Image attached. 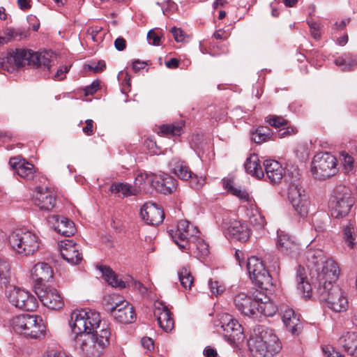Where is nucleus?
I'll return each mask as SVG.
<instances>
[{"label":"nucleus","mask_w":357,"mask_h":357,"mask_svg":"<svg viewBox=\"0 0 357 357\" xmlns=\"http://www.w3.org/2000/svg\"><path fill=\"white\" fill-rule=\"evenodd\" d=\"M277 247L282 252L291 255L298 252V244L283 231H278Z\"/></svg>","instance_id":"29"},{"label":"nucleus","mask_w":357,"mask_h":357,"mask_svg":"<svg viewBox=\"0 0 357 357\" xmlns=\"http://www.w3.org/2000/svg\"><path fill=\"white\" fill-rule=\"evenodd\" d=\"M287 198L297 215L301 218L307 215L310 207L309 196L299 181H294L289 183Z\"/></svg>","instance_id":"8"},{"label":"nucleus","mask_w":357,"mask_h":357,"mask_svg":"<svg viewBox=\"0 0 357 357\" xmlns=\"http://www.w3.org/2000/svg\"><path fill=\"white\" fill-rule=\"evenodd\" d=\"M280 311L282 319L288 331L293 335L298 334L301 330V321L294 310L286 305H281Z\"/></svg>","instance_id":"21"},{"label":"nucleus","mask_w":357,"mask_h":357,"mask_svg":"<svg viewBox=\"0 0 357 357\" xmlns=\"http://www.w3.org/2000/svg\"><path fill=\"white\" fill-rule=\"evenodd\" d=\"M42 357H73L66 351L56 345H49L43 351Z\"/></svg>","instance_id":"44"},{"label":"nucleus","mask_w":357,"mask_h":357,"mask_svg":"<svg viewBox=\"0 0 357 357\" xmlns=\"http://www.w3.org/2000/svg\"><path fill=\"white\" fill-rule=\"evenodd\" d=\"M324 352L327 357H344L340 352L335 351L333 348L324 349Z\"/></svg>","instance_id":"64"},{"label":"nucleus","mask_w":357,"mask_h":357,"mask_svg":"<svg viewBox=\"0 0 357 357\" xmlns=\"http://www.w3.org/2000/svg\"><path fill=\"white\" fill-rule=\"evenodd\" d=\"M161 36L162 35L160 33H158L155 30H153V29L150 30L147 33V39H148L149 44L155 45V46L160 45Z\"/></svg>","instance_id":"56"},{"label":"nucleus","mask_w":357,"mask_h":357,"mask_svg":"<svg viewBox=\"0 0 357 357\" xmlns=\"http://www.w3.org/2000/svg\"><path fill=\"white\" fill-rule=\"evenodd\" d=\"M247 269L252 282L262 289L268 290L272 286V278L263 261L256 257L248 259Z\"/></svg>","instance_id":"10"},{"label":"nucleus","mask_w":357,"mask_h":357,"mask_svg":"<svg viewBox=\"0 0 357 357\" xmlns=\"http://www.w3.org/2000/svg\"><path fill=\"white\" fill-rule=\"evenodd\" d=\"M22 66V49L10 50L6 57V66L8 71H15Z\"/></svg>","instance_id":"31"},{"label":"nucleus","mask_w":357,"mask_h":357,"mask_svg":"<svg viewBox=\"0 0 357 357\" xmlns=\"http://www.w3.org/2000/svg\"><path fill=\"white\" fill-rule=\"evenodd\" d=\"M56 55L50 50H45L35 52L31 50L24 49V66L26 63L36 68H40L44 71V76L47 78H52L54 80H62L65 78V74L68 72L70 66H63L60 67L51 76L52 66L55 65Z\"/></svg>","instance_id":"4"},{"label":"nucleus","mask_w":357,"mask_h":357,"mask_svg":"<svg viewBox=\"0 0 357 357\" xmlns=\"http://www.w3.org/2000/svg\"><path fill=\"white\" fill-rule=\"evenodd\" d=\"M308 25L310 29V33L312 36L315 40H319L321 36L319 24L315 22H309Z\"/></svg>","instance_id":"59"},{"label":"nucleus","mask_w":357,"mask_h":357,"mask_svg":"<svg viewBox=\"0 0 357 357\" xmlns=\"http://www.w3.org/2000/svg\"><path fill=\"white\" fill-rule=\"evenodd\" d=\"M178 276L181 286L185 289H190L193 284L194 278L191 274L189 267H182L178 272Z\"/></svg>","instance_id":"41"},{"label":"nucleus","mask_w":357,"mask_h":357,"mask_svg":"<svg viewBox=\"0 0 357 357\" xmlns=\"http://www.w3.org/2000/svg\"><path fill=\"white\" fill-rule=\"evenodd\" d=\"M271 130L267 126H259L250 131L251 139L257 144L267 142L273 136Z\"/></svg>","instance_id":"33"},{"label":"nucleus","mask_w":357,"mask_h":357,"mask_svg":"<svg viewBox=\"0 0 357 357\" xmlns=\"http://www.w3.org/2000/svg\"><path fill=\"white\" fill-rule=\"evenodd\" d=\"M340 267L336 261L328 258L325 263L316 271L310 273L311 280L316 290H319V285L321 287H330L335 285V282L340 276Z\"/></svg>","instance_id":"7"},{"label":"nucleus","mask_w":357,"mask_h":357,"mask_svg":"<svg viewBox=\"0 0 357 357\" xmlns=\"http://www.w3.org/2000/svg\"><path fill=\"white\" fill-rule=\"evenodd\" d=\"M169 167L171 172L180 179L188 181L191 178L192 188L199 189L204 183V178L202 176L198 177L196 174H194L186 162L178 157H174L171 159L169 162Z\"/></svg>","instance_id":"11"},{"label":"nucleus","mask_w":357,"mask_h":357,"mask_svg":"<svg viewBox=\"0 0 357 357\" xmlns=\"http://www.w3.org/2000/svg\"><path fill=\"white\" fill-rule=\"evenodd\" d=\"M38 247L36 235L29 231H24V253L33 254L38 250Z\"/></svg>","instance_id":"36"},{"label":"nucleus","mask_w":357,"mask_h":357,"mask_svg":"<svg viewBox=\"0 0 357 357\" xmlns=\"http://www.w3.org/2000/svg\"><path fill=\"white\" fill-rule=\"evenodd\" d=\"M224 335L231 342L239 341L243 338V328L238 321L230 314H225L221 318Z\"/></svg>","instance_id":"17"},{"label":"nucleus","mask_w":357,"mask_h":357,"mask_svg":"<svg viewBox=\"0 0 357 357\" xmlns=\"http://www.w3.org/2000/svg\"><path fill=\"white\" fill-rule=\"evenodd\" d=\"M38 307L36 298L29 291L24 290V311L33 312Z\"/></svg>","instance_id":"47"},{"label":"nucleus","mask_w":357,"mask_h":357,"mask_svg":"<svg viewBox=\"0 0 357 357\" xmlns=\"http://www.w3.org/2000/svg\"><path fill=\"white\" fill-rule=\"evenodd\" d=\"M99 89V83L98 82H93L90 86H88L85 89L86 95H92L96 93Z\"/></svg>","instance_id":"63"},{"label":"nucleus","mask_w":357,"mask_h":357,"mask_svg":"<svg viewBox=\"0 0 357 357\" xmlns=\"http://www.w3.org/2000/svg\"><path fill=\"white\" fill-rule=\"evenodd\" d=\"M183 125L181 123L165 124L159 127L158 133L161 136H179L181 134Z\"/></svg>","instance_id":"40"},{"label":"nucleus","mask_w":357,"mask_h":357,"mask_svg":"<svg viewBox=\"0 0 357 357\" xmlns=\"http://www.w3.org/2000/svg\"><path fill=\"white\" fill-rule=\"evenodd\" d=\"M225 188L229 191L232 195L239 197L241 199L248 201L249 195L245 190H243L239 187L235 186L234 181L228 179L224 181Z\"/></svg>","instance_id":"43"},{"label":"nucleus","mask_w":357,"mask_h":357,"mask_svg":"<svg viewBox=\"0 0 357 357\" xmlns=\"http://www.w3.org/2000/svg\"><path fill=\"white\" fill-rule=\"evenodd\" d=\"M236 308L243 315L249 317L258 316V310L256 308L257 298L252 299L245 293L237 294L234 298Z\"/></svg>","instance_id":"16"},{"label":"nucleus","mask_w":357,"mask_h":357,"mask_svg":"<svg viewBox=\"0 0 357 357\" xmlns=\"http://www.w3.org/2000/svg\"><path fill=\"white\" fill-rule=\"evenodd\" d=\"M334 63L339 66L342 71H352L356 68V59L349 53H345L334 60Z\"/></svg>","instance_id":"34"},{"label":"nucleus","mask_w":357,"mask_h":357,"mask_svg":"<svg viewBox=\"0 0 357 357\" xmlns=\"http://www.w3.org/2000/svg\"><path fill=\"white\" fill-rule=\"evenodd\" d=\"M11 331L20 335L22 334V318L20 315L12 319L10 322Z\"/></svg>","instance_id":"53"},{"label":"nucleus","mask_w":357,"mask_h":357,"mask_svg":"<svg viewBox=\"0 0 357 357\" xmlns=\"http://www.w3.org/2000/svg\"><path fill=\"white\" fill-rule=\"evenodd\" d=\"M38 175L39 173L34 165L24 159V179L32 181L38 177Z\"/></svg>","instance_id":"48"},{"label":"nucleus","mask_w":357,"mask_h":357,"mask_svg":"<svg viewBox=\"0 0 357 357\" xmlns=\"http://www.w3.org/2000/svg\"><path fill=\"white\" fill-rule=\"evenodd\" d=\"M306 265L310 269V273L319 268L328 259L321 249L308 248L305 252Z\"/></svg>","instance_id":"24"},{"label":"nucleus","mask_w":357,"mask_h":357,"mask_svg":"<svg viewBox=\"0 0 357 357\" xmlns=\"http://www.w3.org/2000/svg\"><path fill=\"white\" fill-rule=\"evenodd\" d=\"M263 301L261 298H257L256 308L258 310V314H261L264 316L271 317L278 310L277 306L269 299L265 298Z\"/></svg>","instance_id":"37"},{"label":"nucleus","mask_w":357,"mask_h":357,"mask_svg":"<svg viewBox=\"0 0 357 357\" xmlns=\"http://www.w3.org/2000/svg\"><path fill=\"white\" fill-rule=\"evenodd\" d=\"M114 318L121 324H130L136 319V314L130 303L125 300L119 301L110 310Z\"/></svg>","instance_id":"14"},{"label":"nucleus","mask_w":357,"mask_h":357,"mask_svg":"<svg viewBox=\"0 0 357 357\" xmlns=\"http://www.w3.org/2000/svg\"><path fill=\"white\" fill-rule=\"evenodd\" d=\"M53 269L48 264L38 263L33 267L31 271L32 279L40 284L43 282H49L53 278Z\"/></svg>","instance_id":"26"},{"label":"nucleus","mask_w":357,"mask_h":357,"mask_svg":"<svg viewBox=\"0 0 357 357\" xmlns=\"http://www.w3.org/2000/svg\"><path fill=\"white\" fill-rule=\"evenodd\" d=\"M337 343L347 354L357 356V332L344 333L338 339Z\"/></svg>","instance_id":"28"},{"label":"nucleus","mask_w":357,"mask_h":357,"mask_svg":"<svg viewBox=\"0 0 357 357\" xmlns=\"http://www.w3.org/2000/svg\"><path fill=\"white\" fill-rule=\"evenodd\" d=\"M171 33H172L174 40L177 43L184 42L187 38L186 33L181 29L172 27L171 29Z\"/></svg>","instance_id":"57"},{"label":"nucleus","mask_w":357,"mask_h":357,"mask_svg":"<svg viewBox=\"0 0 357 357\" xmlns=\"http://www.w3.org/2000/svg\"><path fill=\"white\" fill-rule=\"evenodd\" d=\"M169 234L183 251L190 250L199 258L205 257L208 255V245L199 237L197 227L188 220L178 221L176 228L170 229Z\"/></svg>","instance_id":"2"},{"label":"nucleus","mask_w":357,"mask_h":357,"mask_svg":"<svg viewBox=\"0 0 357 357\" xmlns=\"http://www.w3.org/2000/svg\"><path fill=\"white\" fill-rule=\"evenodd\" d=\"M354 204L351 190L345 185L337 186L329 202L332 217L336 219L347 216Z\"/></svg>","instance_id":"6"},{"label":"nucleus","mask_w":357,"mask_h":357,"mask_svg":"<svg viewBox=\"0 0 357 357\" xmlns=\"http://www.w3.org/2000/svg\"><path fill=\"white\" fill-rule=\"evenodd\" d=\"M154 183L155 188L164 195L172 194L176 190L177 187L176 178L164 173L157 176Z\"/></svg>","instance_id":"27"},{"label":"nucleus","mask_w":357,"mask_h":357,"mask_svg":"<svg viewBox=\"0 0 357 357\" xmlns=\"http://www.w3.org/2000/svg\"><path fill=\"white\" fill-rule=\"evenodd\" d=\"M140 215L149 225H158L165 218L163 210L155 203H145L141 208Z\"/></svg>","instance_id":"18"},{"label":"nucleus","mask_w":357,"mask_h":357,"mask_svg":"<svg viewBox=\"0 0 357 357\" xmlns=\"http://www.w3.org/2000/svg\"><path fill=\"white\" fill-rule=\"evenodd\" d=\"M248 344L254 357H272L281 349L277 336L272 330L264 326H258L254 329Z\"/></svg>","instance_id":"3"},{"label":"nucleus","mask_w":357,"mask_h":357,"mask_svg":"<svg viewBox=\"0 0 357 357\" xmlns=\"http://www.w3.org/2000/svg\"><path fill=\"white\" fill-rule=\"evenodd\" d=\"M110 191L112 193L117 195L118 197L121 195L128 197L136 195L138 192L136 189L132 188L130 185L123 183H112L110 186Z\"/></svg>","instance_id":"38"},{"label":"nucleus","mask_w":357,"mask_h":357,"mask_svg":"<svg viewBox=\"0 0 357 357\" xmlns=\"http://www.w3.org/2000/svg\"><path fill=\"white\" fill-rule=\"evenodd\" d=\"M84 68L97 73L103 71L106 68V65L104 61H99L97 63L86 65Z\"/></svg>","instance_id":"58"},{"label":"nucleus","mask_w":357,"mask_h":357,"mask_svg":"<svg viewBox=\"0 0 357 357\" xmlns=\"http://www.w3.org/2000/svg\"><path fill=\"white\" fill-rule=\"evenodd\" d=\"M155 306L154 316L157 319L159 326L165 332L171 331L174 326L171 312L162 302H158Z\"/></svg>","instance_id":"22"},{"label":"nucleus","mask_w":357,"mask_h":357,"mask_svg":"<svg viewBox=\"0 0 357 357\" xmlns=\"http://www.w3.org/2000/svg\"><path fill=\"white\" fill-rule=\"evenodd\" d=\"M20 288L15 286L9 285L6 289V296L9 302L16 307H21L19 305V296L20 295Z\"/></svg>","instance_id":"46"},{"label":"nucleus","mask_w":357,"mask_h":357,"mask_svg":"<svg viewBox=\"0 0 357 357\" xmlns=\"http://www.w3.org/2000/svg\"><path fill=\"white\" fill-rule=\"evenodd\" d=\"M48 222L54 231L63 236H70L76 232L74 222L63 216L52 215Z\"/></svg>","instance_id":"20"},{"label":"nucleus","mask_w":357,"mask_h":357,"mask_svg":"<svg viewBox=\"0 0 357 357\" xmlns=\"http://www.w3.org/2000/svg\"><path fill=\"white\" fill-rule=\"evenodd\" d=\"M155 178H157V175L155 174L139 173L137 175L135 178V185L139 188L141 185L146 183L147 182L149 184L153 185Z\"/></svg>","instance_id":"49"},{"label":"nucleus","mask_w":357,"mask_h":357,"mask_svg":"<svg viewBox=\"0 0 357 357\" xmlns=\"http://www.w3.org/2000/svg\"><path fill=\"white\" fill-rule=\"evenodd\" d=\"M244 167L246 172L252 176L260 178L264 176L259 156L255 153H252L247 158Z\"/></svg>","instance_id":"30"},{"label":"nucleus","mask_w":357,"mask_h":357,"mask_svg":"<svg viewBox=\"0 0 357 357\" xmlns=\"http://www.w3.org/2000/svg\"><path fill=\"white\" fill-rule=\"evenodd\" d=\"M316 294L321 302L335 312H345L349 308L347 294L337 284L330 287H321L319 285Z\"/></svg>","instance_id":"5"},{"label":"nucleus","mask_w":357,"mask_h":357,"mask_svg":"<svg viewBox=\"0 0 357 357\" xmlns=\"http://www.w3.org/2000/svg\"><path fill=\"white\" fill-rule=\"evenodd\" d=\"M9 165L14 170L15 173L20 177H22V175L20 173V170H22V162L20 156L11 158L9 161Z\"/></svg>","instance_id":"54"},{"label":"nucleus","mask_w":357,"mask_h":357,"mask_svg":"<svg viewBox=\"0 0 357 357\" xmlns=\"http://www.w3.org/2000/svg\"><path fill=\"white\" fill-rule=\"evenodd\" d=\"M227 233L230 238L245 242L250 238V229L248 225L240 220H231L227 228Z\"/></svg>","instance_id":"23"},{"label":"nucleus","mask_w":357,"mask_h":357,"mask_svg":"<svg viewBox=\"0 0 357 357\" xmlns=\"http://www.w3.org/2000/svg\"><path fill=\"white\" fill-rule=\"evenodd\" d=\"M263 165L270 183H278L282 181L284 170L280 162L275 160H266Z\"/></svg>","instance_id":"25"},{"label":"nucleus","mask_w":357,"mask_h":357,"mask_svg":"<svg viewBox=\"0 0 357 357\" xmlns=\"http://www.w3.org/2000/svg\"><path fill=\"white\" fill-rule=\"evenodd\" d=\"M9 271L8 262L0 258V287L8 282Z\"/></svg>","instance_id":"50"},{"label":"nucleus","mask_w":357,"mask_h":357,"mask_svg":"<svg viewBox=\"0 0 357 357\" xmlns=\"http://www.w3.org/2000/svg\"><path fill=\"white\" fill-rule=\"evenodd\" d=\"M86 126L82 128V131L87 135H91L93 133V121L91 119H87L85 121Z\"/></svg>","instance_id":"62"},{"label":"nucleus","mask_w":357,"mask_h":357,"mask_svg":"<svg viewBox=\"0 0 357 357\" xmlns=\"http://www.w3.org/2000/svg\"><path fill=\"white\" fill-rule=\"evenodd\" d=\"M297 282L298 289L303 291L304 296L307 298H310L312 296V287L316 290L313 283L310 284L305 280V278L301 273L297 275Z\"/></svg>","instance_id":"45"},{"label":"nucleus","mask_w":357,"mask_h":357,"mask_svg":"<svg viewBox=\"0 0 357 357\" xmlns=\"http://www.w3.org/2000/svg\"><path fill=\"white\" fill-rule=\"evenodd\" d=\"M141 342H142L143 347L146 351H151L154 348L153 340L150 337H142Z\"/></svg>","instance_id":"61"},{"label":"nucleus","mask_w":357,"mask_h":357,"mask_svg":"<svg viewBox=\"0 0 357 357\" xmlns=\"http://www.w3.org/2000/svg\"><path fill=\"white\" fill-rule=\"evenodd\" d=\"M8 243L11 249L17 254H21V247L22 243V230L16 229L8 237Z\"/></svg>","instance_id":"42"},{"label":"nucleus","mask_w":357,"mask_h":357,"mask_svg":"<svg viewBox=\"0 0 357 357\" xmlns=\"http://www.w3.org/2000/svg\"><path fill=\"white\" fill-rule=\"evenodd\" d=\"M70 326L75 336V347L84 357H99L109 344L110 331L103 323L100 327V314L93 310L72 312Z\"/></svg>","instance_id":"1"},{"label":"nucleus","mask_w":357,"mask_h":357,"mask_svg":"<svg viewBox=\"0 0 357 357\" xmlns=\"http://www.w3.org/2000/svg\"><path fill=\"white\" fill-rule=\"evenodd\" d=\"M60 252L63 259L73 265L77 264L82 260L79 245L73 241H61Z\"/></svg>","instance_id":"19"},{"label":"nucleus","mask_w":357,"mask_h":357,"mask_svg":"<svg viewBox=\"0 0 357 357\" xmlns=\"http://www.w3.org/2000/svg\"><path fill=\"white\" fill-rule=\"evenodd\" d=\"M266 121L271 126L278 128L282 126H285L288 124V121L282 116L276 115H270L266 117Z\"/></svg>","instance_id":"51"},{"label":"nucleus","mask_w":357,"mask_h":357,"mask_svg":"<svg viewBox=\"0 0 357 357\" xmlns=\"http://www.w3.org/2000/svg\"><path fill=\"white\" fill-rule=\"evenodd\" d=\"M102 276L106 282L112 287L120 289L126 287V282L116 275L109 267L103 266L100 268Z\"/></svg>","instance_id":"35"},{"label":"nucleus","mask_w":357,"mask_h":357,"mask_svg":"<svg viewBox=\"0 0 357 357\" xmlns=\"http://www.w3.org/2000/svg\"><path fill=\"white\" fill-rule=\"evenodd\" d=\"M344 169L347 173L351 172L354 169V160L352 156L346 152L341 153Z\"/></svg>","instance_id":"52"},{"label":"nucleus","mask_w":357,"mask_h":357,"mask_svg":"<svg viewBox=\"0 0 357 357\" xmlns=\"http://www.w3.org/2000/svg\"><path fill=\"white\" fill-rule=\"evenodd\" d=\"M246 214L250 223L254 226L262 227L266 224L265 218L259 208L252 202L248 203Z\"/></svg>","instance_id":"32"},{"label":"nucleus","mask_w":357,"mask_h":357,"mask_svg":"<svg viewBox=\"0 0 357 357\" xmlns=\"http://www.w3.org/2000/svg\"><path fill=\"white\" fill-rule=\"evenodd\" d=\"M311 172L318 179H325L337 172V160L329 153L316 154L312 162Z\"/></svg>","instance_id":"9"},{"label":"nucleus","mask_w":357,"mask_h":357,"mask_svg":"<svg viewBox=\"0 0 357 357\" xmlns=\"http://www.w3.org/2000/svg\"><path fill=\"white\" fill-rule=\"evenodd\" d=\"M31 199L41 210L50 211L56 205V195L50 188L43 189L41 187H36L33 192Z\"/></svg>","instance_id":"13"},{"label":"nucleus","mask_w":357,"mask_h":357,"mask_svg":"<svg viewBox=\"0 0 357 357\" xmlns=\"http://www.w3.org/2000/svg\"><path fill=\"white\" fill-rule=\"evenodd\" d=\"M208 285L211 293L214 295L221 294L225 290V287L217 280L213 281L210 280Z\"/></svg>","instance_id":"55"},{"label":"nucleus","mask_w":357,"mask_h":357,"mask_svg":"<svg viewBox=\"0 0 357 357\" xmlns=\"http://www.w3.org/2000/svg\"><path fill=\"white\" fill-rule=\"evenodd\" d=\"M46 336V327L42 318L35 314H24V337L42 340Z\"/></svg>","instance_id":"12"},{"label":"nucleus","mask_w":357,"mask_h":357,"mask_svg":"<svg viewBox=\"0 0 357 357\" xmlns=\"http://www.w3.org/2000/svg\"><path fill=\"white\" fill-rule=\"evenodd\" d=\"M42 303L52 310L61 309L64 305L63 298L59 291L54 287H47L36 291Z\"/></svg>","instance_id":"15"},{"label":"nucleus","mask_w":357,"mask_h":357,"mask_svg":"<svg viewBox=\"0 0 357 357\" xmlns=\"http://www.w3.org/2000/svg\"><path fill=\"white\" fill-rule=\"evenodd\" d=\"M26 20L27 23L29 24L28 29H30L31 26L32 30L36 31L38 29L40 26V22L36 16L33 15H28L26 17Z\"/></svg>","instance_id":"60"},{"label":"nucleus","mask_w":357,"mask_h":357,"mask_svg":"<svg viewBox=\"0 0 357 357\" xmlns=\"http://www.w3.org/2000/svg\"><path fill=\"white\" fill-rule=\"evenodd\" d=\"M343 238L347 245L353 249L356 245V234L354 231V222L349 220L342 226Z\"/></svg>","instance_id":"39"}]
</instances>
